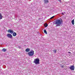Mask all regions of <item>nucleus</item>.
<instances>
[{"mask_svg":"<svg viewBox=\"0 0 75 75\" xmlns=\"http://www.w3.org/2000/svg\"><path fill=\"white\" fill-rule=\"evenodd\" d=\"M34 63L36 65H39L40 64V59L38 58L35 59L34 60Z\"/></svg>","mask_w":75,"mask_h":75,"instance_id":"obj_1","label":"nucleus"},{"mask_svg":"<svg viewBox=\"0 0 75 75\" xmlns=\"http://www.w3.org/2000/svg\"><path fill=\"white\" fill-rule=\"evenodd\" d=\"M55 24L57 25H60L62 23V20H57L55 21Z\"/></svg>","mask_w":75,"mask_h":75,"instance_id":"obj_2","label":"nucleus"},{"mask_svg":"<svg viewBox=\"0 0 75 75\" xmlns=\"http://www.w3.org/2000/svg\"><path fill=\"white\" fill-rule=\"evenodd\" d=\"M34 54V52L33 50H31L28 53V54L29 56H33Z\"/></svg>","mask_w":75,"mask_h":75,"instance_id":"obj_3","label":"nucleus"},{"mask_svg":"<svg viewBox=\"0 0 75 75\" xmlns=\"http://www.w3.org/2000/svg\"><path fill=\"white\" fill-rule=\"evenodd\" d=\"M69 68L71 71H74L75 69V66L74 65H72L69 67Z\"/></svg>","mask_w":75,"mask_h":75,"instance_id":"obj_4","label":"nucleus"},{"mask_svg":"<svg viewBox=\"0 0 75 75\" xmlns=\"http://www.w3.org/2000/svg\"><path fill=\"white\" fill-rule=\"evenodd\" d=\"M7 36L8 38H12L13 36L11 34L8 33L7 35Z\"/></svg>","mask_w":75,"mask_h":75,"instance_id":"obj_5","label":"nucleus"},{"mask_svg":"<svg viewBox=\"0 0 75 75\" xmlns=\"http://www.w3.org/2000/svg\"><path fill=\"white\" fill-rule=\"evenodd\" d=\"M8 33H10L11 34H13L14 33V31L13 30H11L10 29L8 30Z\"/></svg>","mask_w":75,"mask_h":75,"instance_id":"obj_6","label":"nucleus"},{"mask_svg":"<svg viewBox=\"0 0 75 75\" xmlns=\"http://www.w3.org/2000/svg\"><path fill=\"white\" fill-rule=\"evenodd\" d=\"M44 1L45 4H47L49 2L48 0H44Z\"/></svg>","mask_w":75,"mask_h":75,"instance_id":"obj_7","label":"nucleus"},{"mask_svg":"<svg viewBox=\"0 0 75 75\" xmlns=\"http://www.w3.org/2000/svg\"><path fill=\"white\" fill-rule=\"evenodd\" d=\"M16 35H17V33H16L15 32H14V33H13V37H15L16 36Z\"/></svg>","mask_w":75,"mask_h":75,"instance_id":"obj_8","label":"nucleus"},{"mask_svg":"<svg viewBox=\"0 0 75 75\" xmlns=\"http://www.w3.org/2000/svg\"><path fill=\"white\" fill-rule=\"evenodd\" d=\"M72 25H74V19H73L71 21Z\"/></svg>","mask_w":75,"mask_h":75,"instance_id":"obj_9","label":"nucleus"},{"mask_svg":"<svg viewBox=\"0 0 75 75\" xmlns=\"http://www.w3.org/2000/svg\"><path fill=\"white\" fill-rule=\"evenodd\" d=\"M3 16H2V15L0 13V20H1Z\"/></svg>","mask_w":75,"mask_h":75,"instance_id":"obj_10","label":"nucleus"},{"mask_svg":"<svg viewBox=\"0 0 75 75\" xmlns=\"http://www.w3.org/2000/svg\"><path fill=\"white\" fill-rule=\"evenodd\" d=\"M25 51L26 52H28V51H30V49L27 48L25 50Z\"/></svg>","mask_w":75,"mask_h":75,"instance_id":"obj_11","label":"nucleus"},{"mask_svg":"<svg viewBox=\"0 0 75 75\" xmlns=\"http://www.w3.org/2000/svg\"><path fill=\"white\" fill-rule=\"evenodd\" d=\"M2 51H4V52H5V51H6V49H3L2 50Z\"/></svg>","mask_w":75,"mask_h":75,"instance_id":"obj_12","label":"nucleus"},{"mask_svg":"<svg viewBox=\"0 0 75 75\" xmlns=\"http://www.w3.org/2000/svg\"><path fill=\"white\" fill-rule=\"evenodd\" d=\"M44 33L45 34H47V31H46V30H44Z\"/></svg>","mask_w":75,"mask_h":75,"instance_id":"obj_13","label":"nucleus"},{"mask_svg":"<svg viewBox=\"0 0 75 75\" xmlns=\"http://www.w3.org/2000/svg\"><path fill=\"white\" fill-rule=\"evenodd\" d=\"M56 51H57V50H53V52H54V54H55V53H56Z\"/></svg>","mask_w":75,"mask_h":75,"instance_id":"obj_14","label":"nucleus"},{"mask_svg":"<svg viewBox=\"0 0 75 75\" xmlns=\"http://www.w3.org/2000/svg\"><path fill=\"white\" fill-rule=\"evenodd\" d=\"M48 26V24H46L45 25V27H47Z\"/></svg>","mask_w":75,"mask_h":75,"instance_id":"obj_15","label":"nucleus"},{"mask_svg":"<svg viewBox=\"0 0 75 75\" xmlns=\"http://www.w3.org/2000/svg\"><path fill=\"white\" fill-rule=\"evenodd\" d=\"M54 16H52V17H51V18H50V19H52V18H54Z\"/></svg>","mask_w":75,"mask_h":75,"instance_id":"obj_16","label":"nucleus"},{"mask_svg":"<svg viewBox=\"0 0 75 75\" xmlns=\"http://www.w3.org/2000/svg\"><path fill=\"white\" fill-rule=\"evenodd\" d=\"M62 15H64V13H62Z\"/></svg>","mask_w":75,"mask_h":75,"instance_id":"obj_17","label":"nucleus"},{"mask_svg":"<svg viewBox=\"0 0 75 75\" xmlns=\"http://www.w3.org/2000/svg\"><path fill=\"white\" fill-rule=\"evenodd\" d=\"M68 53H69L70 54H71V53L70 52H68Z\"/></svg>","mask_w":75,"mask_h":75,"instance_id":"obj_18","label":"nucleus"},{"mask_svg":"<svg viewBox=\"0 0 75 75\" xmlns=\"http://www.w3.org/2000/svg\"><path fill=\"white\" fill-rule=\"evenodd\" d=\"M59 1L60 2H61V0H59Z\"/></svg>","mask_w":75,"mask_h":75,"instance_id":"obj_19","label":"nucleus"},{"mask_svg":"<svg viewBox=\"0 0 75 75\" xmlns=\"http://www.w3.org/2000/svg\"><path fill=\"white\" fill-rule=\"evenodd\" d=\"M66 4H68L67 3H66Z\"/></svg>","mask_w":75,"mask_h":75,"instance_id":"obj_20","label":"nucleus"},{"mask_svg":"<svg viewBox=\"0 0 75 75\" xmlns=\"http://www.w3.org/2000/svg\"><path fill=\"white\" fill-rule=\"evenodd\" d=\"M20 48H21V47H20Z\"/></svg>","mask_w":75,"mask_h":75,"instance_id":"obj_21","label":"nucleus"}]
</instances>
